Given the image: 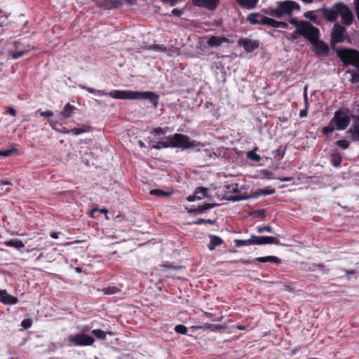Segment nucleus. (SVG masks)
<instances>
[{"instance_id":"3","label":"nucleus","mask_w":359,"mask_h":359,"mask_svg":"<svg viewBox=\"0 0 359 359\" xmlns=\"http://www.w3.org/2000/svg\"><path fill=\"white\" fill-rule=\"evenodd\" d=\"M331 121L336 126L337 130H345L350 123L351 118L348 115V110H337L334 112Z\"/></svg>"},{"instance_id":"26","label":"nucleus","mask_w":359,"mask_h":359,"mask_svg":"<svg viewBox=\"0 0 359 359\" xmlns=\"http://www.w3.org/2000/svg\"><path fill=\"white\" fill-rule=\"evenodd\" d=\"M4 245L8 247L14 248L17 250H20L25 248L23 242L18 239L4 241Z\"/></svg>"},{"instance_id":"37","label":"nucleus","mask_w":359,"mask_h":359,"mask_svg":"<svg viewBox=\"0 0 359 359\" xmlns=\"http://www.w3.org/2000/svg\"><path fill=\"white\" fill-rule=\"evenodd\" d=\"M336 129V126L334 123L330 120L329 124L327 126L323 128V133L327 135H329L332 133H333Z\"/></svg>"},{"instance_id":"33","label":"nucleus","mask_w":359,"mask_h":359,"mask_svg":"<svg viewBox=\"0 0 359 359\" xmlns=\"http://www.w3.org/2000/svg\"><path fill=\"white\" fill-rule=\"evenodd\" d=\"M234 243L236 245V247L240 248L244 245H255L254 238L252 237L250 239L242 240V239H236L234 240Z\"/></svg>"},{"instance_id":"8","label":"nucleus","mask_w":359,"mask_h":359,"mask_svg":"<svg viewBox=\"0 0 359 359\" xmlns=\"http://www.w3.org/2000/svg\"><path fill=\"white\" fill-rule=\"evenodd\" d=\"M278 8L280 18L284 15H289L294 10H299V5L293 1H284L278 3Z\"/></svg>"},{"instance_id":"25","label":"nucleus","mask_w":359,"mask_h":359,"mask_svg":"<svg viewBox=\"0 0 359 359\" xmlns=\"http://www.w3.org/2000/svg\"><path fill=\"white\" fill-rule=\"evenodd\" d=\"M210 242L208 245V248L210 251H212L215 249L216 247L222 245L223 243V240L215 235H210Z\"/></svg>"},{"instance_id":"57","label":"nucleus","mask_w":359,"mask_h":359,"mask_svg":"<svg viewBox=\"0 0 359 359\" xmlns=\"http://www.w3.org/2000/svg\"><path fill=\"white\" fill-rule=\"evenodd\" d=\"M203 152L204 153V156H207L208 158H211L212 156V151L209 149H205L203 150Z\"/></svg>"},{"instance_id":"64","label":"nucleus","mask_w":359,"mask_h":359,"mask_svg":"<svg viewBox=\"0 0 359 359\" xmlns=\"http://www.w3.org/2000/svg\"><path fill=\"white\" fill-rule=\"evenodd\" d=\"M120 1L121 4H122L123 2L129 5L133 4L134 3L133 0H120Z\"/></svg>"},{"instance_id":"14","label":"nucleus","mask_w":359,"mask_h":359,"mask_svg":"<svg viewBox=\"0 0 359 359\" xmlns=\"http://www.w3.org/2000/svg\"><path fill=\"white\" fill-rule=\"evenodd\" d=\"M194 5L214 11L218 6L219 0H191Z\"/></svg>"},{"instance_id":"38","label":"nucleus","mask_w":359,"mask_h":359,"mask_svg":"<svg viewBox=\"0 0 359 359\" xmlns=\"http://www.w3.org/2000/svg\"><path fill=\"white\" fill-rule=\"evenodd\" d=\"M257 149H258V148L255 147L253 150L248 151L247 153L248 158L252 161L259 162L261 160V157L259 156V155L256 154V151Z\"/></svg>"},{"instance_id":"1","label":"nucleus","mask_w":359,"mask_h":359,"mask_svg":"<svg viewBox=\"0 0 359 359\" xmlns=\"http://www.w3.org/2000/svg\"><path fill=\"white\" fill-rule=\"evenodd\" d=\"M79 87L81 89L87 90L90 93L96 95H109L114 99L121 100H149L156 108L158 104L159 95L154 92L151 91H133V90H115L111 92L107 93L104 90H96L88 87L83 84H79Z\"/></svg>"},{"instance_id":"53","label":"nucleus","mask_w":359,"mask_h":359,"mask_svg":"<svg viewBox=\"0 0 359 359\" xmlns=\"http://www.w3.org/2000/svg\"><path fill=\"white\" fill-rule=\"evenodd\" d=\"M351 80L353 83H359V72L353 73Z\"/></svg>"},{"instance_id":"59","label":"nucleus","mask_w":359,"mask_h":359,"mask_svg":"<svg viewBox=\"0 0 359 359\" xmlns=\"http://www.w3.org/2000/svg\"><path fill=\"white\" fill-rule=\"evenodd\" d=\"M6 112L10 114L11 116H15L16 115V111L13 107H8Z\"/></svg>"},{"instance_id":"39","label":"nucleus","mask_w":359,"mask_h":359,"mask_svg":"<svg viewBox=\"0 0 359 359\" xmlns=\"http://www.w3.org/2000/svg\"><path fill=\"white\" fill-rule=\"evenodd\" d=\"M215 224V220H212V219H198L196 221H194L192 222L191 223H190V224H192V225H199V224Z\"/></svg>"},{"instance_id":"22","label":"nucleus","mask_w":359,"mask_h":359,"mask_svg":"<svg viewBox=\"0 0 359 359\" xmlns=\"http://www.w3.org/2000/svg\"><path fill=\"white\" fill-rule=\"evenodd\" d=\"M275 193V189H270L269 187L259 189L252 192L250 196H248V198H258L261 196H267L271 195Z\"/></svg>"},{"instance_id":"54","label":"nucleus","mask_w":359,"mask_h":359,"mask_svg":"<svg viewBox=\"0 0 359 359\" xmlns=\"http://www.w3.org/2000/svg\"><path fill=\"white\" fill-rule=\"evenodd\" d=\"M181 0H162L163 2L168 4L170 6H175Z\"/></svg>"},{"instance_id":"55","label":"nucleus","mask_w":359,"mask_h":359,"mask_svg":"<svg viewBox=\"0 0 359 359\" xmlns=\"http://www.w3.org/2000/svg\"><path fill=\"white\" fill-rule=\"evenodd\" d=\"M182 10H180L178 8H174L172 10L171 13L172 15L180 17L182 15Z\"/></svg>"},{"instance_id":"46","label":"nucleus","mask_w":359,"mask_h":359,"mask_svg":"<svg viewBox=\"0 0 359 359\" xmlns=\"http://www.w3.org/2000/svg\"><path fill=\"white\" fill-rule=\"evenodd\" d=\"M248 196H231L227 197L226 200L229 201L236 202V201H240L248 199Z\"/></svg>"},{"instance_id":"10","label":"nucleus","mask_w":359,"mask_h":359,"mask_svg":"<svg viewBox=\"0 0 359 359\" xmlns=\"http://www.w3.org/2000/svg\"><path fill=\"white\" fill-rule=\"evenodd\" d=\"M339 15L341 18V22L346 26H349L352 24L353 20V15L350 8L344 4L341 3L339 5Z\"/></svg>"},{"instance_id":"31","label":"nucleus","mask_w":359,"mask_h":359,"mask_svg":"<svg viewBox=\"0 0 359 359\" xmlns=\"http://www.w3.org/2000/svg\"><path fill=\"white\" fill-rule=\"evenodd\" d=\"M217 205L218 204L217 203H205L203 205L198 206V208L195 209L194 211L196 212V214H201L205 211L213 208Z\"/></svg>"},{"instance_id":"27","label":"nucleus","mask_w":359,"mask_h":359,"mask_svg":"<svg viewBox=\"0 0 359 359\" xmlns=\"http://www.w3.org/2000/svg\"><path fill=\"white\" fill-rule=\"evenodd\" d=\"M90 127L89 126H83L81 128H74L72 129H69L65 131L66 133H72L74 135H79L83 133H87L90 131Z\"/></svg>"},{"instance_id":"50","label":"nucleus","mask_w":359,"mask_h":359,"mask_svg":"<svg viewBox=\"0 0 359 359\" xmlns=\"http://www.w3.org/2000/svg\"><path fill=\"white\" fill-rule=\"evenodd\" d=\"M32 325V321L31 319H25L22 321L21 325L25 329L29 328Z\"/></svg>"},{"instance_id":"29","label":"nucleus","mask_w":359,"mask_h":359,"mask_svg":"<svg viewBox=\"0 0 359 359\" xmlns=\"http://www.w3.org/2000/svg\"><path fill=\"white\" fill-rule=\"evenodd\" d=\"M348 133H351V138L353 141L359 140V123H354L349 128Z\"/></svg>"},{"instance_id":"41","label":"nucleus","mask_w":359,"mask_h":359,"mask_svg":"<svg viewBox=\"0 0 359 359\" xmlns=\"http://www.w3.org/2000/svg\"><path fill=\"white\" fill-rule=\"evenodd\" d=\"M257 232L258 233H262L264 232L272 233L273 229L269 225H264V226H258L257 228Z\"/></svg>"},{"instance_id":"32","label":"nucleus","mask_w":359,"mask_h":359,"mask_svg":"<svg viewBox=\"0 0 359 359\" xmlns=\"http://www.w3.org/2000/svg\"><path fill=\"white\" fill-rule=\"evenodd\" d=\"M149 193L152 196H156L160 198H168L172 194V192L164 191L161 189H152Z\"/></svg>"},{"instance_id":"43","label":"nucleus","mask_w":359,"mask_h":359,"mask_svg":"<svg viewBox=\"0 0 359 359\" xmlns=\"http://www.w3.org/2000/svg\"><path fill=\"white\" fill-rule=\"evenodd\" d=\"M337 145L342 149H346L350 145V142L346 140H340L336 142Z\"/></svg>"},{"instance_id":"11","label":"nucleus","mask_w":359,"mask_h":359,"mask_svg":"<svg viewBox=\"0 0 359 359\" xmlns=\"http://www.w3.org/2000/svg\"><path fill=\"white\" fill-rule=\"evenodd\" d=\"M312 46L313 47L314 52L322 56H327L330 52V48L328 45L323 41H319L318 39L313 42Z\"/></svg>"},{"instance_id":"40","label":"nucleus","mask_w":359,"mask_h":359,"mask_svg":"<svg viewBox=\"0 0 359 359\" xmlns=\"http://www.w3.org/2000/svg\"><path fill=\"white\" fill-rule=\"evenodd\" d=\"M306 21H301V22H299L296 18H292L290 20V23L292 25H294L296 28H297V33L299 34V30H300V28L302 27V26L303 25L304 23H306Z\"/></svg>"},{"instance_id":"42","label":"nucleus","mask_w":359,"mask_h":359,"mask_svg":"<svg viewBox=\"0 0 359 359\" xmlns=\"http://www.w3.org/2000/svg\"><path fill=\"white\" fill-rule=\"evenodd\" d=\"M175 332L180 334H186L187 332V327L184 325H177L174 328Z\"/></svg>"},{"instance_id":"4","label":"nucleus","mask_w":359,"mask_h":359,"mask_svg":"<svg viewBox=\"0 0 359 359\" xmlns=\"http://www.w3.org/2000/svg\"><path fill=\"white\" fill-rule=\"evenodd\" d=\"M319 29L306 21L300 28L299 35L304 36L312 43L319 39Z\"/></svg>"},{"instance_id":"15","label":"nucleus","mask_w":359,"mask_h":359,"mask_svg":"<svg viewBox=\"0 0 359 359\" xmlns=\"http://www.w3.org/2000/svg\"><path fill=\"white\" fill-rule=\"evenodd\" d=\"M208 190L205 187H197L193 195L189 196L187 200L189 202H193L195 200H201L204 198H210L211 196L208 195Z\"/></svg>"},{"instance_id":"49","label":"nucleus","mask_w":359,"mask_h":359,"mask_svg":"<svg viewBox=\"0 0 359 359\" xmlns=\"http://www.w3.org/2000/svg\"><path fill=\"white\" fill-rule=\"evenodd\" d=\"M266 25H269L272 27L278 28V21H277L273 18H268Z\"/></svg>"},{"instance_id":"62","label":"nucleus","mask_w":359,"mask_h":359,"mask_svg":"<svg viewBox=\"0 0 359 359\" xmlns=\"http://www.w3.org/2000/svg\"><path fill=\"white\" fill-rule=\"evenodd\" d=\"M352 65L356 67L358 70V72H359V59L358 60H354L353 62H352Z\"/></svg>"},{"instance_id":"52","label":"nucleus","mask_w":359,"mask_h":359,"mask_svg":"<svg viewBox=\"0 0 359 359\" xmlns=\"http://www.w3.org/2000/svg\"><path fill=\"white\" fill-rule=\"evenodd\" d=\"M226 188L229 190V191H232L233 193H236L238 191V184H232L230 185H228Z\"/></svg>"},{"instance_id":"21","label":"nucleus","mask_w":359,"mask_h":359,"mask_svg":"<svg viewBox=\"0 0 359 359\" xmlns=\"http://www.w3.org/2000/svg\"><path fill=\"white\" fill-rule=\"evenodd\" d=\"M76 108L69 103L65 105L62 111L60 112V115L63 118H69L73 116L74 111Z\"/></svg>"},{"instance_id":"16","label":"nucleus","mask_w":359,"mask_h":359,"mask_svg":"<svg viewBox=\"0 0 359 359\" xmlns=\"http://www.w3.org/2000/svg\"><path fill=\"white\" fill-rule=\"evenodd\" d=\"M240 45L243 46L248 53H252L259 47V42L255 40L244 39L240 41Z\"/></svg>"},{"instance_id":"35","label":"nucleus","mask_w":359,"mask_h":359,"mask_svg":"<svg viewBox=\"0 0 359 359\" xmlns=\"http://www.w3.org/2000/svg\"><path fill=\"white\" fill-rule=\"evenodd\" d=\"M151 133L154 134V136L156 137V139L158 140H161V141H163V140L165 139V137H166L165 136H164L165 132H163V129L161 128L154 129L151 132Z\"/></svg>"},{"instance_id":"9","label":"nucleus","mask_w":359,"mask_h":359,"mask_svg":"<svg viewBox=\"0 0 359 359\" xmlns=\"http://www.w3.org/2000/svg\"><path fill=\"white\" fill-rule=\"evenodd\" d=\"M9 45L12 46L9 49V54L14 60L18 59L28 53V50L25 49L23 44L19 41H13Z\"/></svg>"},{"instance_id":"44","label":"nucleus","mask_w":359,"mask_h":359,"mask_svg":"<svg viewBox=\"0 0 359 359\" xmlns=\"http://www.w3.org/2000/svg\"><path fill=\"white\" fill-rule=\"evenodd\" d=\"M17 150L15 149H6V150H0V156L4 157H7L11 156L13 154L16 153Z\"/></svg>"},{"instance_id":"24","label":"nucleus","mask_w":359,"mask_h":359,"mask_svg":"<svg viewBox=\"0 0 359 359\" xmlns=\"http://www.w3.org/2000/svg\"><path fill=\"white\" fill-rule=\"evenodd\" d=\"M254 261L255 262H259V263H266V262H273L276 264H279L281 263V259L275 256H266V257H257L254 259Z\"/></svg>"},{"instance_id":"7","label":"nucleus","mask_w":359,"mask_h":359,"mask_svg":"<svg viewBox=\"0 0 359 359\" xmlns=\"http://www.w3.org/2000/svg\"><path fill=\"white\" fill-rule=\"evenodd\" d=\"M346 28L336 22L331 32V44L341 43L345 40Z\"/></svg>"},{"instance_id":"5","label":"nucleus","mask_w":359,"mask_h":359,"mask_svg":"<svg viewBox=\"0 0 359 359\" xmlns=\"http://www.w3.org/2000/svg\"><path fill=\"white\" fill-rule=\"evenodd\" d=\"M68 339L69 342L77 346H90L95 341V339L92 336L88 335L85 333L70 335L69 336Z\"/></svg>"},{"instance_id":"18","label":"nucleus","mask_w":359,"mask_h":359,"mask_svg":"<svg viewBox=\"0 0 359 359\" xmlns=\"http://www.w3.org/2000/svg\"><path fill=\"white\" fill-rule=\"evenodd\" d=\"M96 4L104 10H108L118 7L121 5V1L120 0H99Z\"/></svg>"},{"instance_id":"60","label":"nucleus","mask_w":359,"mask_h":359,"mask_svg":"<svg viewBox=\"0 0 359 359\" xmlns=\"http://www.w3.org/2000/svg\"><path fill=\"white\" fill-rule=\"evenodd\" d=\"M0 183H1V187L11 184V182L8 180H1Z\"/></svg>"},{"instance_id":"2","label":"nucleus","mask_w":359,"mask_h":359,"mask_svg":"<svg viewBox=\"0 0 359 359\" xmlns=\"http://www.w3.org/2000/svg\"><path fill=\"white\" fill-rule=\"evenodd\" d=\"M202 146L203 145L200 142L191 140L187 135L175 133L173 136L165 137V141H158L156 144H152L151 148L157 150L168 147L186 149Z\"/></svg>"},{"instance_id":"17","label":"nucleus","mask_w":359,"mask_h":359,"mask_svg":"<svg viewBox=\"0 0 359 359\" xmlns=\"http://www.w3.org/2000/svg\"><path fill=\"white\" fill-rule=\"evenodd\" d=\"M0 302L6 305L15 304L18 302V299L8 294L6 290H0Z\"/></svg>"},{"instance_id":"34","label":"nucleus","mask_w":359,"mask_h":359,"mask_svg":"<svg viewBox=\"0 0 359 359\" xmlns=\"http://www.w3.org/2000/svg\"><path fill=\"white\" fill-rule=\"evenodd\" d=\"M262 12L266 15H270V16L275 17L277 18H280V15L279 13V10H278V6L276 8H265V9L262 10Z\"/></svg>"},{"instance_id":"13","label":"nucleus","mask_w":359,"mask_h":359,"mask_svg":"<svg viewBox=\"0 0 359 359\" xmlns=\"http://www.w3.org/2000/svg\"><path fill=\"white\" fill-rule=\"evenodd\" d=\"M252 238H254L255 245H262L266 244H276L279 245V241L273 236H257L252 235Z\"/></svg>"},{"instance_id":"12","label":"nucleus","mask_w":359,"mask_h":359,"mask_svg":"<svg viewBox=\"0 0 359 359\" xmlns=\"http://www.w3.org/2000/svg\"><path fill=\"white\" fill-rule=\"evenodd\" d=\"M268 18L259 13H252L247 16L246 20L252 25H266Z\"/></svg>"},{"instance_id":"56","label":"nucleus","mask_w":359,"mask_h":359,"mask_svg":"<svg viewBox=\"0 0 359 359\" xmlns=\"http://www.w3.org/2000/svg\"><path fill=\"white\" fill-rule=\"evenodd\" d=\"M308 114V107L305 106V108L304 109H302L299 112V117L304 118L307 116Z\"/></svg>"},{"instance_id":"19","label":"nucleus","mask_w":359,"mask_h":359,"mask_svg":"<svg viewBox=\"0 0 359 359\" xmlns=\"http://www.w3.org/2000/svg\"><path fill=\"white\" fill-rule=\"evenodd\" d=\"M203 327H205L207 330L212 331V332H218L223 329V327L221 325L218 324H210V323H204L203 325L198 326H191L190 329L194 332L198 330H203Z\"/></svg>"},{"instance_id":"36","label":"nucleus","mask_w":359,"mask_h":359,"mask_svg":"<svg viewBox=\"0 0 359 359\" xmlns=\"http://www.w3.org/2000/svg\"><path fill=\"white\" fill-rule=\"evenodd\" d=\"M304 16L309 19V20L312 21L313 22L319 25L320 20L318 18V17L314 14V11H307L304 13Z\"/></svg>"},{"instance_id":"45","label":"nucleus","mask_w":359,"mask_h":359,"mask_svg":"<svg viewBox=\"0 0 359 359\" xmlns=\"http://www.w3.org/2000/svg\"><path fill=\"white\" fill-rule=\"evenodd\" d=\"M104 294H113L118 292V289L116 287H107L103 289Z\"/></svg>"},{"instance_id":"30","label":"nucleus","mask_w":359,"mask_h":359,"mask_svg":"<svg viewBox=\"0 0 359 359\" xmlns=\"http://www.w3.org/2000/svg\"><path fill=\"white\" fill-rule=\"evenodd\" d=\"M92 334L99 339L105 340L107 334L113 335L112 332H104L100 329H95L92 330Z\"/></svg>"},{"instance_id":"51","label":"nucleus","mask_w":359,"mask_h":359,"mask_svg":"<svg viewBox=\"0 0 359 359\" xmlns=\"http://www.w3.org/2000/svg\"><path fill=\"white\" fill-rule=\"evenodd\" d=\"M38 112L40 114V115L46 118H50L53 116V113L51 111H43L41 110H39Z\"/></svg>"},{"instance_id":"58","label":"nucleus","mask_w":359,"mask_h":359,"mask_svg":"<svg viewBox=\"0 0 359 359\" xmlns=\"http://www.w3.org/2000/svg\"><path fill=\"white\" fill-rule=\"evenodd\" d=\"M278 28L287 29L288 25L287 22L278 21Z\"/></svg>"},{"instance_id":"6","label":"nucleus","mask_w":359,"mask_h":359,"mask_svg":"<svg viewBox=\"0 0 359 359\" xmlns=\"http://www.w3.org/2000/svg\"><path fill=\"white\" fill-rule=\"evenodd\" d=\"M340 2L334 4L332 7H323L319 11L323 13V18L329 22H334L339 16Z\"/></svg>"},{"instance_id":"47","label":"nucleus","mask_w":359,"mask_h":359,"mask_svg":"<svg viewBox=\"0 0 359 359\" xmlns=\"http://www.w3.org/2000/svg\"><path fill=\"white\" fill-rule=\"evenodd\" d=\"M231 262L233 263H243L244 264H255V262L254 261V259H238V260H235V261H231Z\"/></svg>"},{"instance_id":"23","label":"nucleus","mask_w":359,"mask_h":359,"mask_svg":"<svg viewBox=\"0 0 359 359\" xmlns=\"http://www.w3.org/2000/svg\"><path fill=\"white\" fill-rule=\"evenodd\" d=\"M236 1L241 8L251 10L257 6L259 0H236Z\"/></svg>"},{"instance_id":"63","label":"nucleus","mask_w":359,"mask_h":359,"mask_svg":"<svg viewBox=\"0 0 359 359\" xmlns=\"http://www.w3.org/2000/svg\"><path fill=\"white\" fill-rule=\"evenodd\" d=\"M336 52H337V56H338L339 57H340V59H341L342 61H344V56H343V54H342L341 51V50H337Z\"/></svg>"},{"instance_id":"28","label":"nucleus","mask_w":359,"mask_h":359,"mask_svg":"<svg viewBox=\"0 0 359 359\" xmlns=\"http://www.w3.org/2000/svg\"><path fill=\"white\" fill-rule=\"evenodd\" d=\"M341 156L338 151H334L332 152L331 162L333 166L339 167L341 165Z\"/></svg>"},{"instance_id":"61","label":"nucleus","mask_w":359,"mask_h":359,"mask_svg":"<svg viewBox=\"0 0 359 359\" xmlns=\"http://www.w3.org/2000/svg\"><path fill=\"white\" fill-rule=\"evenodd\" d=\"M304 102H305V106L308 107V97H307V93H306V89L304 90Z\"/></svg>"},{"instance_id":"20","label":"nucleus","mask_w":359,"mask_h":359,"mask_svg":"<svg viewBox=\"0 0 359 359\" xmlns=\"http://www.w3.org/2000/svg\"><path fill=\"white\" fill-rule=\"evenodd\" d=\"M228 39L224 36H211L208 39L207 43L210 47H219L224 42H227Z\"/></svg>"},{"instance_id":"48","label":"nucleus","mask_w":359,"mask_h":359,"mask_svg":"<svg viewBox=\"0 0 359 359\" xmlns=\"http://www.w3.org/2000/svg\"><path fill=\"white\" fill-rule=\"evenodd\" d=\"M264 215H265V210L264 209L255 210L252 212V215H253L255 217H264Z\"/></svg>"}]
</instances>
